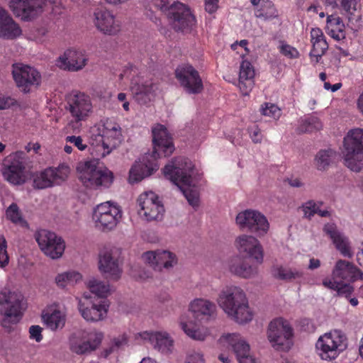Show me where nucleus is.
Wrapping results in <instances>:
<instances>
[{"label":"nucleus","instance_id":"0e129e2a","mask_svg":"<svg viewBox=\"0 0 363 363\" xmlns=\"http://www.w3.org/2000/svg\"><path fill=\"white\" fill-rule=\"evenodd\" d=\"M250 137L254 143H260L262 141V134L258 128H255L250 132Z\"/></svg>","mask_w":363,"mask_h":363},{"label":"nucleus","instance_id":"603ef678","mask_svg":"<svg viewBox=\"0 0 363 363\" xmlns=\"http://www.w3.org/2000/svg\"><path fill=\"white\" fill-rule=\"evenodd\" d=\"M255 69L252 64L247 60H243L240 67L239 79L254 78Z\"/></svg>","mask_w":363,"mask_h":363},{"label":"nucleus","instance_id":"13d9d810","mask_svg":"<svg viewBox=\"0 0 363 363\" xmlns=\"http://www.w3.org/2000/svg\"><path fill=\"white\" fill-rule=\"evenodd\" d=\"M184 363H204V359L202 354L194 351L187 354Z\"/></svg>","mask_w":363,"mask_h":363},{"label":"nucleus","instance_id":"b1692460","mask_svg":"<svg viewBox=\"0 0 363 363\" xmlns=\"http://www.w3.org/2000/svg\"><path fill=\"white\" fill-rule=\"evenodd\" d=\"M94 24L106 35H113L121 30V23L114 14L105 8H98L94 12Z\"/></svg>","mask_w":363,"mask_h":363},{"label":"nucleus","instance_id":"79ce46f5","mask_svg":"<svg viewBox=\"0 0 363 363\" xmlns=\"http://www.w3.org/2000/svg\"><path fill=\"white\" fill-rule=\"evenodd\" d=\"M336 153L332 149L320 150L315 158V166L318 170H325L335 158Z\"/></svg>","mask_w":363,"mask_h":363},{"label":"nucleus","instance_id":"774afa93","mask_svg":"<svg viewBox=\"0 0 363 363\" xmlns=\"http://www.w3.org/2000/svg\"><path fill=\"white\" fill-rule=\"evenodd\" d=\"M356 261L358 264L363 267V242L359 247V250L356 254Z\"/></svg>","mask_w":363,"mask_h":363},{"label":"nucleus","instance_id":"09e8293b","mask_svg":"<svg viewBox=\"0 0 363 363\" xmlns=\"http://www.w3.org/2000/svg\"><path fill=\"white\" fill-rule=\"evenodd\" d=\"M313 48L310 52L311 57L315 58V62H318L321 57L328 49V45L326 40L312 43Z\"/></svg>","mask_w":363,"mask_h":363},{"label":"nucleus","instance_id":"aec40b11","mask_svg":"<svg viewBox=\"0 0 363 363\" xmlns=\"http://www.w3.org/2000/svg\"><path fill=\"white\" fill-rule=\"evenodd\" d=\"M77 300L79 311L86 321L97 322L106 318L108 306L104 302H94L86 294L82 298H77Z\"/></svg>","mask_w":363,"mask_h":363},{"label":"nucleus","instance_id":"9d476101","mask_svg":"<svg viewBox=\"0 0 363 363\" xmlns=\"http://www.w3.org/2000/svg\"><path fill=\"white\" fill-rule=\"evenodd\" d=\"M293 335L291 324L283 318H274L269 324L267 338L275 350H289L293 345Z\"/></svg>","mask_w":363,"mask_h":363},{"label":"nucleus","instance_id":"2eb2a0df","mask_svg":"<svg viewBox=\"0 0 363 363\" xmlns=\"http://www.w3.org/2000/svg\"><path fill=\"white\" fill-rule=\"evenodd\" d=\"M235 222L240 230H247L259 237L267 234L269 228L267 218L255 210L240 212L236 216Z\"/></svg>","mask_w":363,"mask_h":363},{"label":"nucleus","instance_id":"3c124183","mask_svg":"<svg viewBox=\"0 0 363 363\" xmlns=\"http://www.w3.org/2000/svg\"><path fill=\"white\" fill-rule=\"evenodd\" d=\"M262 113L264 116L272 118L275 120L279 118L281 115V109L275 104L266 103L261 108Z\"/></svg>","mask_w":363,"mask_h":363},{"label":"nucleus","instance_id":"4be33fe9","mask_svg":"<svg viewBox=\"0 0 363 363\" xmlns=\"http://www.w3.org/2000/svg\"><path fill=\"white\" fill-rule=\"evenodd\" d=\"M220 342L228 344L235 352L239 363H257L251 354L249 344L240 334H225L220 337Z\"/></svg>","mask_w":363,"mask_h":363},{"label":"nucleus","instance_id":"bb28decb","mask_svg":"<svg viewBox=\"0 0 363 363\" xmlns=\"http://www.w3.org/2000/svg\"><path fill=\"white\" fill-rule=\"evenodd\" d=\"M332 276L342 282H354L357 279L363 281L362 271L353 263L344 259L336 262L332 271Z\"/></svg>","mask_w":363,"mask_h":363},{"label":"nucleus","instance_id":"864d4df0","mask_svg":"<svg viewBox=\"0 0 363 363\" xmlns=\"http://www.w3.org/2000/svg\"><path fill=\"white\" fill-rule=\"evenodd\" d=\"M254 78L239 79L238 87L244 96L249 95L254 87Z\"/></svg>","mask_w":363,"mask_h":363},{"label":"nucleus","instance_id":"c85d7f7f","mask_svg":"<svg viewBox=\"0 0 363 363\" xmlns=\"http://www.w3.org/2000/svg\"><path fill=\"white\" fill-rule=\"evenodd\" d=\"M87 58L82 51L69 49L63 55L59 57L57 65L64 70L77 72L83 69L86 65Z\"/></svg>","mask_w":363,"mask_h":363},{"label":"nucleus","instance_id":"0eeeda50","mask_svg":"<svg viewBox=\"0 0 363 363\" xmlns=\"http://www.w3.org/2000/svg\"><path fill=\"white\" fill-rule=\"evenodd\" d=\"M121 128L119 124L111 121H106L103 125V134L91 137V145L95 149L96 157H104L110 154L123 141Z\"/></svg>","mask_w":363,"mask_h":363},{"label":"nucleus","instance_id":"393cba45","mask_svg":"<svg viewBox=\"0 0 363 363\" xmlns=\"http://www.w3.org/2000/svg\"><path fill=\"white\" fill-rule=\"evenodd\" d=\"M144 342H149L154 349L162 353H169L173 347L174 341L166 331H143L135 335Z\"/></svg>","mask_w":363,"mask_h":363},{"label":"nucleus","instance_id":"c9c22d12","mask_svg":"<svg viewBox=\"0 0 363 363\" xmlns=\"http://www.w3.org/2000/svg\"><path fill=\"white\" fill-rule=\"evenodd\" d=\"M42 319L46 326L52 330L62 328L65 323V315L59 310H47L42 314Z\"/></svg>","mask_w":363,"mask_h":363},{"label":"nucleus","instance_id":"f3484780","mask_svg":"<svg viewBox=\"0 0 363 363\" xmlns=\"http://www.w3.org/2000/svg\"><path fill=\"white\" fill-rule=\"evenodd\" d=\"M138 213L147 221L160 220L163 218L164 208L158 196L152 191L145 192L138 199Z\"/></svg>","mask_w":363,"mask_h":363},{"label":"nucleus","instance_id":"f8f14e48","mask_svg":"<svg viewBox=\"0 0 363 363\" xmlns=\"http://www.w3.org/2000/svg\"><path fill=\"white\" fill-rule=\"evenodd\" d=\"M23 296L17 291L4 288L0 292V313L4 315L3 325L6 323H16L22 315Z\"/></svg>","mask_w":363,"mask_h":363},{"label":"nucleus","instance_id":"a878e982","mask_svg":"<svg viewBox=\"0 0 363 363\" xmlns=\"http://www.w3.org/2000/svg\"><path fill=\"white\" fill-rule=\"evenodd\" d=\"M99 269L112 280H118L122 274V268L118 259L113 255V250L104 248L99 254Z\"/></svg>","mask_w":363,"mask_h":363},{"label":"nucleus","instance_id":"c756f323","mask_svg":"<svg viewBox=\"0 0 363 363\" xmlns=\"http://www.w3.org/2000/svg\"><path fill=\"white\" fill-rule=\"evenodd\" d=\"M324 233L332 240L335 248L345 257L353 256L351 243L347 237L340 232L334 223H327L323 227Z\"/></svg>","mask_w":363,"mask_h":363},{"label":"nucleus","instance_id":"9b49d317","mask_svg":"<svg viewBox=\"0 0 363 363\" xmlns=\"http://www.w3.org/2000/svg\"><path fill=\"white\" fill-rule=\"evenodd\" d=\"M28 157L23 151L7 156L4 161L2 175L12 185H22L27 179L26 165Z\"/></svg>","mask_w":363,"mask_h":363},{"label":"nucleus","instance_id":"cd10ccee","mask_svg":"<svg viewBox=\"0 0 363 363\" xmlns=\"http://www.w3.org/2000/svg\"><path fill=\"white\" fill-rule=\"evenodd\" d=\"M143 260L155 270L169 269L177 264L175 255L167 250L149 251L143 255Z\"/></svg>","mask_w":363,"mask_h":363},{"label":"nucleus","instance_id":"ea45409f","mask_svg":"<svg viewBox=\"0 0 363 363\" xmlns=\"http://www.w3.org/2000/svg\"><path fill=\"white\" fill-rule=\"evenodd\" d=\"M22 30L11 16L0 27V38L7 40H13L20 36Z\"/></svg>","mask_w":363,"mask_h":363},{"label":"nucleus","instance_id":"680f3d73","mask_svg":"<svg viewBox=\"0 0 363 363\" xmlns=\"http://www.w3.org/2000/svg\"><path fill=\"white\" fill-rule=\"evenodd\" d=\"M218 0H206L205 9L209 13H214L218 9Z\"/></svg>","mask_w":363,"mask_h":363},{"label":"nucleus","instance_id":"4468645a","mask_svg":"<svg viewBox=\"0 0 363 363\" xmlns=\"http://www.w3.org/2000/svg\"><path fill=\"white\" fill-rule=\"evenodd\" d=\"M121 217L122 211L120 207L111 201L97 205L93 212V220L96 226L102 230L113 229Z\"/></svg>","mask_w":363,"mask_h":363},{"label":"nucleus","instance_id":"bf43d9fd","mask_svg":"<svg viewBox=\"0 0 363 363\" xmlns=\"http://www.w3.org/2000/svg\"><path fill=\"white\" fill-rule=\"evenodd\" d=\"M42 328L39 325H32L29 328L30 337L39 342L42 340Z\"/></svg>","mask_w":363,"mask_h":363},{"label":"nucleus","instance_id":"37998d69","mask_svg":"<svg viewBox=\"0 0 363 363\" xmlns=\"http://www.w3.org/2000/svg\"><path fill=\"white\" fill-rule=\"evenodd\" d=\"M87 287L98 297L105 298L110 294V286L101 280L92 278L87 282Z\"/></svg>","mask_w":363,"mask_h":363},{"label":"nucleus","instance_id":"f257e3e1","mask_svg":"<svg viewBox=\"0 0 363 363\" xmlns=\"http://www.w3.org/2000/svg\"><path fill=\"white\" fill-rule=\"evenodd\" d=\"M152 153L144 157L142 162L134 164L130 169V182H138L151 175L159 168L157 159L162 157H168L174 150L172 138L167 128L162 125L157 124L152 128Z\"/></svg>","mask_w":363,"mask_h":363},{"label":"nucleus","instance_id":"72a5a7b5","mask_svg":"<svg viewBox=\"0 0 363 363\" xmlns=\"http://www.w3.org/2000/svg\"><path fill=\"white\" fill-rule=\"evenodd\" d=\"M179 325L184 333L190 338L194 340L203 341L208 335L209 331L207 328L199 327L191 320H189L186 315L179 318Z\"/></svg>","mask_w":363,"mask_h":363},{"label":"nucleus","instance_id":"473e14b6","mask_svg":"<svg viewBox=\"0 0 363 363\" xmlns=\"http://www.w3.org/2000/svg\"><path fill=\"white\" fill-rule=\"evenodd\" d=\"M228 269L233 274L244 279L255 277L258 274L257 267L240 256H234L229 259Z\"/></svg>","mask_w":363,"mask_h":363},{"label":"nucleus","instance_id":"39448f33","mask_svg":"<svg viewBox=\"0 0 363 363\" xmlns=\"http://www.w3.org/2000/svg\"><path fill=\"white\" fill-rule=\"evenodd\" d=\"M168 0H155V5L164 13L176 30L189 32L196 26V18L186 5L176 2L168 6Z\"/></svg>","mask_w":363,"mask_h":363},{"label":"nucleus","instance_id":"f03ea898","mask_svg":"<svg viewBox=\"0 0 363 363\" xmlns=\"http://www.w3.org/2000/svg\"><path fill=\"white\" fill-rule=\"evenodd\" d=\"M163 172L164 177L182 191L189 203L194 208L199 206V193L193 182L194 165L185 158H178L167 164Z\"/></svg>","mask_w":363,"mask_h":363},{"label":"nucleus","instance_id":"7ed1b4c3","mask_svg":"<svg viewBox=\"0 0 363 363\" xmlns=\"http://www.w3.org/2000/svg\"><path fill=\"white\" fill-rule=\"evenodd\" d=\"M217 302L228 317L236 323L242 324L252 320L253 315L241 288L226 286L220 291Z\"/></svg>","mask_w":363,"mask_h":363},{"label":"nucleus","instance_id":"5fc2aeb1","mask_svg":"<svg viewBox=\"0 0 363 363\" xmlns=\"http://www.w3.org/2000/svg\"><path fill=\"white\" fill-rule=\"evenodd\" d=\"M7 242L4 235H0V267H4L9 263Z\"/></svg>","mask_w":363,"mask_h":363},{"label":"nucleus","instance_id":"423d86ee","mask_svg":"<svg viewBox=\"0 0 363 363\" xmlns=\"http://www.w3.org/2000/svg\"><path fill=\"white\" fill-rule=\"evenodd\" d=\"M345 165L353 172L363 168V128L350 130L344 138Z\"/></svg>","mask_w":363,"mask_h":363},{"label":"nucleus","instance_id":"412c9836","mask_svg":"<svg viewBox=\"0 0 363 363\" xmlns=\"http://www.w3.org/2000/svg\"><path fill=\"white\" fill-rule=\"evenodd\" d=\"M67 104V110L76 123L86 121L92 112L90 97L84 93L79 92L71 95Z\"/></svg>","mask_w":363,"mask_h":363},{"label":"nucleus","instance_id":"338daca9","mask_svg":"<svg viewBox=\"0 0 363 363\" xmlns=\"http://www.w3.org/2000/svg\"><path fill=\"white\" fill-rule=\"evenodd\" d=\"M340 1L342 7L347 12H350L352 5L354 4L355 0H339Z\"/></svg>","mask_w":363,"mask_h":363},{"label":"nucleus","instance_id":"5701e85b","mask_svg":"<svg viewBox=\"0 0 363 363\" xmlns=\"http://www.w3.org/2000/svg\"><path fill=\"white\" fill-rule=\"evenodd\" d=\"M46 0H9L13 13L23 21H30L43 11Z\"/></svg>","mask_w":363,"mask_h":363},{"label":"nucleus","instance_id":"58836bf2","mask_svg":"<svg viewBox=\"0 0 363 363\" xmlns=\"http://www.w3.org/2000/svg\"><path fill=\"white\" fill-rule=\"evenodd\" d=\"M82 279V274L76 271H68L58 274L55 279L57 286L62 289L68 286H74L81 281Z\"/></svg>","mask_w":363,"mask_h":363},{"label":"nucleus","instance_id":"4d7b16f0","mask_svg":"<svg viewBox=\"0 0 363 363\" xmlns=\"http://www.w3.org/2000/svg\"><path fill=\"white\" fill-rule=\"evenodd\" d=\"M280 52L284 55L290 58H295L298 55V52L297 50L287 44H282L280 46Z\"/></svg>","mask_w":363,"mask_h":363},{"label":"nucleus","instance_id":"e433bc0d","mask_svg":"<svg viewBox=\"0 0 363 363\" xmlns=\"http://www.w3.org/2000/svg\"><path fill=\"white\" fill-rule=\"evenodd\" d=\"M272 273L274 278L286 281L297 280L302 278L303 276V271L296 269L285 267L282 265L274 266L272 269Z\"/></svg>","mask_w":363,"mask_h":363},{"label":"nucleus","instance_id":"4c0bfd02","mask_svg":"<svg viewBox=\"0 0 363 363\" xmlns=\"http://www.w3.org/2000/svg\"><path fill=\"white\" fill-rule=\"evenodd\" d=\"M338 279L325 278L323 280V285L327 289L335 291L338 296L348 298L353 292V287L349 283H344L337 281Z\"/></svg>","mask_w":363,"mask_h":363},{"label":"nucleus","instance_id":"69168bd1","mask_svg":"<svg viewBox=\"0 0 363 363\" xmlns=\"http://www.w3.org/2000/svg\"><path fill=\"white\" fill-rule=\"evenodd\" d=\"M288 184L292 187H302L303 186V183L299 178L297 177H291L287 179Z\"/></svg>","mask_w":363,"mask_h":363},{"label":"nucleus","instance_id":"dca6fc26","mask_svg":"<svg viewBox=\"0 0 363 363\" xmlns=\"http://www.w3.org/2000/svg\"><path fill=\"white\" fill-rule=\"evenodd\" d=\"M35 238L40 250L50 258L57 259L63 254L65 242L55 233L42 229L35 233Z\"/></svg>","mask_w":363,"mask_h":363},{"label":"nucleus","instance_id":"49530a36","mask_svg":"<svg viewBox=\"0 0 363 363\" xmlns=\"http://www.w3.org/2000/svg\"><path fill=\"white\" fill-rule=\"evenodd\" d=\"M322 128V123L320 120L315 116H309L303 121L300 126L301 132H313L318 130Z\"/></svg>","mask_w":363,"mask_h":363},{"label":"nucleus","instance_id":"6e6552de","mask_svg":"<svg viewBox=\"0 0 363 363\" xmlns=\"http://www.w3.org/2000/svg\"><path fill=\"white\" fill-rule=\"evenodd\" d=\"M315 347L323 360L331 361L347 349V338L340 330H331L320 336Z\"/></svg>","mask_w":363,"mask_h":363},{"label":"nucleus","instance_id":"de8ad7c7","mask_svg":"<svg viewBox=\"0 0 363 363\" xmlns=\"http://www.w3.org/2000/svg\"><path fill=\"white\" fill-rule=\"evenodd\" d=\"M323 205L322 201H315L314 200H308L302 205V211L304 217L311 220L315 214H317L318 207Z\"/></svg>","mask_w":363,"mask_h":363},{"label":"nucleus","instance_id":"8fccbe9b","mask_svg":"<svg viewBox=\"0 0 363 363\" xmlns=\"http://www.w3.org/2000/svg\"><path fill=\"white\" fill-rule=\"evenodd\" d=\"M6 215L7 218L13 223L22 225L25 223L17 204L14 203H11L6 209Z\"/></svg>","mask_w":363,"mask_h":363},{"label":"nucleus","instance_id":"20e7f679","mask_svg":"<svg viewBox=\"0 0 363 363\" xmlns=\"http://www.w3.org/2000/svg\"><path fill=\"white\" fill-rule=\"evenodd\" d=\"M78 179L86 188H108L113 182V174L99 160L82 161L77 166Z\"/></svg>","mask_w":363,"mask_h":363},{"label":"nucleus","instance_id":"a19ab883","mask_svg":"<svg viewBox=\"0 0 363 363\" xmlns=\"http://www.w3.org/2000/svg\"><path fill=\"white\" fill-rule=\"evenodd\" d=\"M52 167L45 169V170L36 173L33 176V186L35 189H43L53 186Z\"/></svg>","mask_w":363,"mask_h":363},{"label":"nucleus","instance_id":"c03bdc74","mask_svg":"<svg viewBox=\"0 0 363 363\" xmlns=\"http://www.w3.org/2000/svg\"><path fill=\"white\" fill-rule=\"evenodd\" d=\"M255 15L258 18L269 20L276 18L278 12L271 1H266L262 4L261 7L257 9Z\"/></svg>","mask_w":363,"mask_h":363},{"label":"nucleus","instance_id":"e2e57ef3","mask_svg":"<svg viewBox=\"0 0 363 363\" xmlns=\"http://www.w3.org/2000/svg\"><path fill=\"white\" fill-rule=\"evenodd\" d=\"M13 104V99L10 97L0 95V110L6 109Z\"/></svg>","mask_w":363,"mask_h":363},{"label":"nucleus","instance_id":"7c9ffc66","mask_svg":"<svg viewBox=\"0 0 363 363\" xmlns=\"http://www.w3.org/2000/svg\"><path fill=\"white\" fill-rule=\"evenodd\" d=\"M194 316L199 320H211L217 315L216 306L212 301L205 298H195L189 306Z\"/></svg>","mask_w":363,"mask_h":363},{"label":"nucleus","instance_id":"052dcab7","mask_svg":"<svg viewBox=\"0 0 363 363\" xmlns=\"http://www.w3.org/2000/svg\"><path fill=\"white\" fill-rule=\"evenodd\" d=\"M325 40L323 31L318 28H312L311 30V43L322 41Z\"/></svg>","mask_w":363,"mask_h":363},{"label":"nucleus","instance_id":"f704fd0d","mask_svg":"<svg viewBox=\"0 0 363 363\" xmlns=\"http://www.w3.org/2000/svg\"><path fill=\"white\" fill-rule=\"evenodd\" d=\"M345 24L337 15H330L327 17L326 32L336 40L345 38Z\"/></svg>","mask_w":363,"mask_h":363},{"label":"nucleus","instance_id":"a18cd8bd","mask_svg":"<svg viewBox=\"0 0 363 363\" xmlns=\"http://www.w3.org/2000/svg\"><path fill=\"white\" fill-rule=\"evenodd\" d=\"M53 182L55 185H59L65 182L70 173V168L68 164L65 163L60 164L57 167L52 168Z\"/></svg>","mask_w":363,"mask_h":363},{"label":"nucleus","instance_id":"ddd939ff","mask_svg":"<svg viewBox=\"0 0 363 363\" xmlns=\"http://www.w3.org/2000/svg\"><path fill=\"white\" fill-rule=\"evenodd\" d=\"M12 75L18 89L29 94L37 89L42 83L40 72L33 67L16 63L12 65Z\"/></svg>","mask_w":363,"mask_h":363},{"label":"nucleus","instance_id":"1a4fd4ad","mask_svg":"<svg viewBox=\"0 0 363 363\" xmlns=\"http://www.w3.org/2000/svg\"><path fill=\"white\" fill-rule=\"evenodd\" d=\"M130 80V89L135 100L140 104H146L154 96L155 85L149 79H144L138 69L133 66L125 69L120 78Z\"/></svg>","mask_w":363,"mask_h":363},{"label":"nucleus","instance_id":"2f4dec72","mask_svg":"<svg viewBox=\"0 0 363 363\" xmlns=\"http://www.w3.org/2000/svg\"><path fill=\"white\" fill-rule=\"evenodd\" d=\"M103 335L101 333L91 332L83 335L82 340L71 341L70 349L77 354H84L94 351L101 343Z\"/></svg>","mask_w":363,"mask_h":363},{"label":"nucleus","instance_id":"6ab92c4d","mask_svg":"<svg viewBox=\"0 0 363 363\" xmlns=\"http://www.w3.org/2000/svg\"><path fill=\"white\" fill-rule=\"evenodd\" d=\"M235 246L243 257L262 264L264 260V250L260 242L254 236L243 234L236 238Z\"/></svg>","mask_w":363,"mask_h":363},{"label":"nucleus","instance_id":"6e6d98bb","mask_svg":"<svg viewBox=\"0 0 363 363\" xmlns=\"http://www.w3.org/2000/svg\"><path fill=\"white\" fill-rule=\"evenodd\" d=\"M67 143L74 145L79 150L83 151L86 150L87 145L83 143V140L81 136L70 135L67 136L65 138Z\"/></svg>","mask_w":363,"mask_h":363},{"label":"nucleus","instance_id":"a211bd4d","mask_svg":"<svg viewBox=\"0 0 363 363\" xmlns=\"http://www.w3.org/2000/svg\"><path fill=\"white\" fill-rule=\"evenodd\" d=\"M175 76L180 85L189 94H199L203 89L199 72L189 64L179 66L175 70Z\"/></svg>","mask_w":363,"mask_h":363}]
</instances>
